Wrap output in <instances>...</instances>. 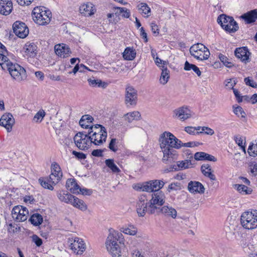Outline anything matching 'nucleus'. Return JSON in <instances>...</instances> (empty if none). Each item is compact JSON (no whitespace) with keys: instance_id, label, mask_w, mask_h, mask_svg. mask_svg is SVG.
I'll return each mask as SVG.
<instances>
[{"instance_id":"obj_1","label":"nucleus","mask_w":257,"mask_h":257,"mask_svg":"<svg viewBox=\"0 0 257 257\" xmlns=\"http://www.w3.org/2000/svg\"><path fill=\"white\" fill-rule=\"evenodd\" d=\"M165 182L163 180H154L139 185L137 190L148 192H154L150 200V212L151 213L159 214L161 206L165 201L164 193L160 190L164 186Z\"/></svg>"},{"instance_id":"obj_2","label":"nucleus","mask_w":257,"mask_h":257,"mask_svg":"<svg viewBox=\"0 0 257 257\" xmlns=\"http://www.w3.org/2000/svg\"><path fill=\"white\" fill-rule=\"evenodd\" d=\"M124 237L122 234L113 229L109 230L106 238L105 246L107 250L112 257H120L121 254L119 244H123Z\"/></svg>"},{"instance_id":"obj_3","label":"nucleus","mask_w":257,"mask_h":257,"mask_svg":"<svg viewBox=\"0 0 257 257\" xmlns=\"http://www.w3.org/2000/svg\"><path fill=\"white\" fill-rule=\"evenodd\" d=\"M92 143L95 145H100L106 141L107 132L104 127L100 124L91 126L88 131Z\"/></svg>"},{"instance_id":"obj_4","label":"nucleus","mask_w":257,"mask_h":257,"mask_svg":"<svg viewBox=\"0 0 257 257\" xmlns=\"http://www.w3.org/2000/svg\"><path fill=\"white\" fill-rule=\"evenodd\" d=\"M159 142L162 149L168 148L178 149L181 148V141L173 134L168 132H165L160 135Z\"/></svg>"},{"instance_id":"obj_5","label":"nucleus","mask_w":257,"mask_h":257,"mask_svg":"<svg viewBox=\"0 0 257 257\" xmlns=\"http://www.w3.org/2000/svg\"><path fill=\"white\" fill-rule=\"evenodd\" d=\"M32 16L36 23L39 25H45L50 23L51 13L45 7H36L33 10Z\"/></svg>"},{"instance_id":"obj_6","label":"nucleus","mask_w":257,"mask_h":257,"mask_svg":"<svg viewBox=\"0 0 257 257\" xmlns=\"http://www.w3.org/2000/svg\"><path fill=\"white\" fill-rule=\"evenodd\" d=\"M242 227L247 229H253L257 227V210L246 211L240 216Z\"/></svg>"},{"instance_id":"obj_7","label":"nucleus","mask_w":257,"mask_h":257,"mask_svg":"<svg viewBox=\"0 0 257 257\" xmlns=\"http://www.w3.org/2000/svg\"><path fill=\"white\" fill-rule=\"evenodd\" d=\"M217 21L221 27L229 33H234L238 29L237 23L231 17L225 15H220Z\"/></svg>"},{"instance_id":"obj_8","label":"nucleus","mask_w":257,"mask_h":257,"mask_svg":"<svg viewBox=\"0 0 257 257\" xmlns=\"http://www.w3.org/2000/svg\"><path fill=\"white\" fill-rule=\"evenodd\" d=\"M190 53L194 58L201 61L208 59L210 54L208 49L201 43L192 46L190 48Z\"/></svg>"},{"instance_id":"obj_9","label":"nucleus","mask_w":257,"mask_h":257,"mask_svg":"<svg viewBox=\"0 0 257 257\" xmlns=\"http://www.w3.org/2000/svg\"><path fill=\"white\" fill-rule=\"evenodd\" d=\"M7 69L12 77L18 82H21L27 78L26 71L25 69L16 63H10Z\"/></svg>"},{"instance_id":"obj_10","label":"nucleus","mask_w":257,"mask_h":257,"mask_svg":"<svg viewBox=\"0 0 257 257\" xmlns=\"http://www.w3.org/2000/svg\"><path fill=\"white\" fill-rule=\"evenodd\" d=\"M73 140L77 147L81 150H87L92 144L88 133L79 132L75 135Z\"/></svg>"},{"instance_id":"obj_11","label":"nucleus","mask_w":257,"mask_h":257,"mask_svg":"<svg viewBox=\"0 0 257 257\" xmlns=\"http://www.w3.org/2000/svg\"><path fill=\"white\" fill-rule=\"evenodd\" d=\"M68 242L70 249L77 254H82L86 249V244L81 238L70 237Z\"/></svg>"},{"instance_id":"obj_12","label":"nucleus","mask_w":257,"mask_h":257,"mask_svg":"<svg viewBox=\"0 0 257 257\" xmlns=\"http://www.w3.org/2000/svg\"><path fill=\"white\" fill-rule=\"evenodd\" d=\"M29 212L26 207L18 205L15 206L12 211L13 218L18 222H23L28 218Z\"/></svg>"},{"instance_id":"obj_13","label":"nucleus","mask_w":257,"mask_h":257,"mask_svg":"<svg viewBox=\"0 0 257 257\" xmlns=\"http://www.w3.org/2000/svg\"><path fill=\"white\" fill-rule=\"evenodd\" d=\"M150 203L145 195H141L137 202L136 209L140 216H144L146 213L152 214L150 210Z\"/></svg>"},{"instance_id":"obj_14","label":"nucleus","mask_w":257,"mask_h":257,"mask_svg":"<svg viewBox=\"0 0 257 257\" xmlns=\"http://www.w3.org/2000/svg\"><path fill=\"white\" fill-rule=\"evenodd\" d=\"M138 99L137 91L132 86L125 88V103L127 105H136Z\"/></svg>"},{"instance_id":"obj_15","label":"nucleus","mask_w":257,"mask_h":257,"mask_svg":"<svg viewBox=\"0 0 257 257\" xmlns=\"http://www.w3.org/2000/svg\"><path fill=\"white\" fill-rule=\"evenodd\" d=\"M192 116L191 111L186 106H182L173 111V117L184 121Z\"/></svg>"},{"instance_id":"obj_16","label":"nucleus","mask_w":257,"mask_h":257,"mask_svg":"<svg viewBox=\"0 0 257 257\" xmlns=\"http://www.w3.org/2000/svg\"><path fill=\"white\" fill-rule=\"evenodd\" d=\"M14 32L19 37L24 38L29 34V29L24 23L17 21L13 25Z\"/></svg>"},{"instance_id":"obj_17","label":"nucleus","mask_w":257,"mask_h":257,"mask_svg":"<svg viewBox=\"0 0 257 257\" xmlns=\"http://www.w3.org/2000/svg\"><path fill=\"white\" fill-rule=\"evenodd\" d=\"M15 122V119L10 113H5L0 119V125L5 127L8 132L12 131Z\"/></svg>"},{"instance_id":"obj_18","label":"nucleus","mask_w":257,"mask_h":257,"mask_svg":"<svg viewBox=\"0 0 257 257\" xmlns=\"http://www.w3.org/2000/svg\"><path fill=\"white\" fill-rule=\"evenodd\" d=\"M24 55L25 57L34 58L38 53V47L34 43L27 42L23 47Z\"/></svg>"},{"instance_id":"obj_19","label":"nucleus","mask_w":257,"mask_h":257,"mask_svg":"<svg viewBox=\"0 0 257 257\" xmlns=\"http://www.w3.org/2000/svg\"><path fill=\"white\" fill-rule=\"evenodd\" d=\"M162 151L163 153L162 160L164 163L168 164L177 159L178 155L173 149H162Z\"/></svg>"},{"instance_id":"obj_20","label":"nucleus","mask_w":257,"mask_h":257,"mask_svg":"<svg viewBox=\"0 0 257 257\" xmlns=\"http://www.w3.org/2000/svg\"><path fill=\"white\" fill-rule=\"evenodd\" d=\"M187 188L188 191L192 194H202L205 192L204 186L198 181H190L188 184Z\"/></svg>"},{"instance_id":"obj_21","label":"nucleus","mask_w":257,"mask_h":257,"mask_svg":"<svg viewBox=\"0 0 257 257\" xmlns=\"http://www.w3.org/2000/svg\"><path fill=\"white\" fill-rule=\"evenodd\" d=\"M54 49L56 55L63 58L68 57L71 53L70 48L64 44L56 45Z\"/></svg>"},{"instance_id":"obj_22","label":"nucleus","mask_w":257,"mask_h":257,"mask_svg":"<svg viewBox=\"0 0 257 257\" xmlns=\"http://www.w3.org/2000/svg\"><path fill=\"white\" fill-rule=\"evenodd\" d=\"M13 10L11 0H0V14L5 16L9 15Z\"/></svg>"},{"instance_id":"obj_23","label":"nucleus","mask_w":257,"mask_h":257,"mask_svg":"<svg viewBox=\"0 0 257 257\" xmlns=\"http://www.w3.org/2000/svg\"><path fill=\"white\" fill-rule=\"evenodd\" d=\"M234 54L235 56L240 59L241 61L245 63L248 62L250 53L246 47L236 48L234 51Z\"/></svg>"},{"instance_id":"obj_24","label":"nucleus","mask_w":257,"mask_h":257,"mask_svg":"<svg viewBox=\"0 0 257 257\" xmlns=\"http://www.w3.org/2000/svg\"><path fill=\"white\" fill-rule=\"evenodd\" d=\"M240 18L247 24L254 22L257 20V10L254 9L242 15Z\"/></svg>"},{"instance_id":"obj_25","label":"nucleus","mask_w":257,"mask_h":257,"mask_svg":"<svg viewBox=\"0 0 257 257\" xmlns=\"http://www.w3.org/2000/svg\"><path fill=\"white\" fill-rule=\"evenodd\" d=\"M94 6L91 3H86L82 5L79 8L80 12L84 16H90L94 14L95 9Z\"/></svg>"},{"instance_id":"obj_26","label":"nucleus","mask_w":257,"mask_h":257,"mask_svg":"<svg viewBox=\"0 0 257 257\" xmlns=\"http://www.w3.org/2000/svg\"><path fill=\"white\" fill-rule=\"evenodd\" d=\"M160 213H162L166 216H171L173 218H175L177 216V211L171 206H164L162 207L160 209Z\"/></svg>"},{"instance_id":"obj_27","label":"nucleus","mask_w":257,"mask_h":257,"mask_svg":"<svg viewBox=\"0 0 257 257\" xmlns=\"http://www.w3.org/2000/svg\"><path fill=\"white\" fill-rule=\"evenodd\" d=\"M201 171L203 175L208 177L210 180L214 181L216 180L215 176L212 174L211 168L208 164H203L201 167Z\"/></svg>"},{"instance_id":"obj_28","label":"nucleus","mask_w":257,"mask_h":257,"mask_svg":"<svg viewBox=\"0 0 257 257\" xmlns=\"http://www.w3.org/2000/svg\"><path fill=\"white\" fill-rule=\"evenodd\" d=\"M93 118L89 115H84L82 116L79 121V124L83 128L90 129L91 126L90 123L92 122Z\"/></svg>"},{"instance_id":"obj_29","label":"nucleus","mask_w":257,"mask_h":257,"mask_svg":"<svg viewBox=\"0 0 257 257\" xmlns=\"http://www.w3.org/2000/svg\"><path fill=\"white\" fill-rule=\"evenodd\" d=\"M192 164L189 160H185L182 161H178L176 163V165L173 166V168L175 170H183L191 168Z\"/></svg>"},{"instance_id":"obj_30","label":"nucleus","mask_w":257,"mask_h":257,"mask_svg":"<svg viewBox=\"0 0 257 257\" xmlns=\"http://www.w3.org/2000/svg\"><path fill=\"white\" fill-rule=\"evenodd\" d=\"M136 56L135 50L131 47L126 48L122 53L123 58L126 60H133L135 58Z\"/></svg>"},{"instance_id":"obj_31","label":"nucleus","mask_w":257,"mask_h":257,"mask_svg":"<svg viewBox=\"0 0 257 257\" xmlns=\"http://www.w3.org/2000/svg\"><path fill=\"white\" fill-rule=\"evenodd\" d=\"M57 196L59 199L62 201L66 203H70L71 204L72 199L74 198V196L67 193H65L63 191H60L57 194Z\"/></svg>"},{"instance_id":"obj_32","label":"nucleus","mask_w":257,"mask_h":257,"mask_svg":"<svg viewBox=\"0 0 257 257\" xmlns=\"http://www.w3.org/2000/svg\"><path fill=\"white\" fill-rule=\"evenodd\" d=\"M71 204L74 207L79 209L81 211H85L87 208L86 204L83 200H80L75 196L72 199V201Z\"/></svg>"},{"instance_id":"obj_33","label":"nucleus","mask_w":257,"mask_h":257,"mask_svg":"<svg viewBox=\"0 0 257 257\" xmlns=\"http://www.w3.org/2000/svg\"><path fill=\"white\" fill-rule=\"evenodd\" d=\"M234 188L236 189L239 193L243 195L250 194L252 191V190L250 188L242 184H235Z\"/></svg>"},{"instance_id":"obj_34","label":"nucleus","mask_w":257,"mask_h":257,"mask_svg":"<svg viewBox=\"0 0 257 257\" xmlns=\"http://www.w3.org/2000/svg\"><path fill=\"white\" fill-rule=\"evenodd\" d=\"M140 117L141 114L138 111L129 112L124 115V119L128 122H132L134 120L139 119Z\"/></svg>"},{"instance_id":"obj_35","label":"nucleus","mask_w":257,"mask_h":257,"mask_svg":"<svg viewBox=\"0 0 257 257\" xmlns=\"http://www.w3.org/2000/svg\"><path fill=\"white\" fill-rule=\"evenodd\" d=\"M106 166L110 169L111 172L115 174H118L120 172V170L115 164L113 159H106L105 161Z\"/></svg>"},{"instance_id":"obj_36","label":"nucleus","mask_w":257,"mask_h":257,"mask_svg":"<svg viewBox=\"0 0 257 257\" xmlns=\"http://www.w3.org/2000/svg\"><path fill=\"white\" fill-rule=\"evenodd\" d=\"M30 221L34 225L38 226L43 222V217L40 214L34 213L31 216Z\"/></svg>"},{"instance_id":"obj_37","label":"nucleus","mask_w":257,"mask_h":257,"mask_svg":"<svg viewBox=\"0 0 257 257\" xmlns=\"http://www.w3.org/2000/svg\"><path fill=\"white\" fill-rule=\"evenodd\" d=\"M51 174H54L55 176H56L57 177L62 178V172L61 170L60 167L59 165L55 163L54 162L51 165Z\"/></svg>"},{"instance_id":"obj_38","label":"nucleus","mask_w":257,"mask_h":257,"mask_svg":"<svg viewBox=\"0 0 257 257\" xmlns=\"http://www.w3.org/2000/svg\"><path fill=\"white\" fill-rule=\"evenodd\" d=\"M120 232L130 235H135L137 233V228L133 225H129L128 227H121L120 229Z\"/></svg>"},{"instance_id":"obj_39","label":"nucleus","mask_w":257,"mask_h":257,"mask_svg":"<svg viewBox=\"0 0 257 257\" xmlns=\"http://www.w3.org/2000/svg\"><path fill=\"white\" fill-rule=\"evenodd\" d=\"M137 7L140 13L147 15V17L150 15L151 9L147 4L144 3H141L138 5Z\"/></svg>"},{"instance_id":"obj_40","label":"nucleus","mask_w":257,"mask_h":257,"mask_svg":"<svg viewBox=\"0 0 257 257\" xmlns=\"http://www.w3.org/2000/svg\"><path fill=\"white\" fill-rule=\"evenodd\" d=\"M169 71L166 68L162 69L161 75L160 79V83L162 84H165L168 81L169 78Z\"/></svg>"},{"instance_id":"obj_41","label":"nucleus","mask_w":257,"mask_h":257,"mask_svg":"<svg viewBox=\"0 0 257 257\" xmlns=\"http://www.w3.org/2000/svg\"><path fill=\"white\" fill-rule=\"evenodd\" d=\"M39 182L43 187L51 190H53L54 188L53 185L50 184L51 182L48 178H40L39 179Z\"/></svg>"},{"instance_id":"obj_42","label":"nucleus","mask_w":257,"mask_h":257,"mask_svg":"<svg viewBox=\"0 0 257 257\" xmlns=\"http://www.w3.org/2000/svg\"><path fill=\"white\" fill-rule=\"evenodd\" d=\"M218 58L220 61L227 67L231 68L233 65L232 63L229 61L228 58H227L224 55L220 53L218 55Z\"/></svg>"},{"instance_id":"obj_43","label":"nucleus","mask_w":257,"mask_h":257,"mask_svg":"<svg viewBox=\"0 0 257 257\" xmlns=\"http://www.w3.org/2000/svg\"><path fill=\"white\" fill-rule=\"evenodd\" d=\"M247 152L250 156L256 157L257 156V143L250 144Z\"/></svg>"},{"instance_id":"obj_44","label":"nucleus","mask_w":257,"mask_h":257,"mask_svg":"<svg viewBox=\"0 0 257 257\" xmlns=\"http://www.w3.org/2000/svg\"><path fill=\"white\" fill-rule=\"evenodd\" d=\"M88 82L90 85L95 87H102L103 88H105L106 87V83L103 82L102 85V82L101 80L92 79L91 78L88 79Z\"/></svg>"},{"instance_id":"obj_45","label":"nucleus","mask_w":257,"mask_h":257,"mask_svg":"<svg viewBox=\"0 0 257 257\" xmlns=\"http://www.w3.org/2000/svg\"><path fill=\"white\" fill-rule=\"evenodd\" d=\"M46 113L43 109L40 110L35 115L33 120L36 122H40L43 120V118L45 116Z\"/></svg>"},{"instance_id":"obj_46","label":"nucleus","mask_w":257,"mask_h":257,"mask_svg":"<svg viewBox=\"0 0 257 257\" xmlns=\"http://www.w3.org/2000/svg\"><path fill=\"white\" fill-rule=\"evenodd\" d=\"M233 112L235 114L237 115L238 117H241L242 118H245L246 116V113L244 111L242 108L239 106H237L235 107L233 106Z\"/></svg>"},{"instance_id":"obj_47","label":"nucleus","mask_w":257,"mask_h":257,"mask_svg":"<svg viewBox=\"0 0 257 257\" xmlns=\"http://www.w3.org/2000/svg\"><path fill=\"white\" fill-rule=\"evenodd\" d=\"M116 139L113 138L111 140L109 144L108 148L113 152H116L118 150V148L116 146Z\"/></svg>"},{"instance_id":"obj_48","label":"nucleus","mask_w":257,"mask_h":257,"mask_svg":"<svg viewBox=\"0 0 257 257\" xmlns=\"http://www.w3.org/2000/svg\"><path fill=\"white\" fill-rule=\"evenodd\" d=\"M235 84L236 81L234 79H228L225 81V85L227 88L233 89Z\"/></svg>"},{"instance_id":"obj_49","label":"nucleus","mask_w":257,"mask_h":257,"mask_svg":"<svg viewBox=\"0 0 257 257\" xmlns=\"http://www.w3.org/2000/svg\"><path fill=\"white\" fill-rule=\"evenodd\" d=\"M234 141L235 143L245 152L244 143L243 142V140L240 136H236L234 137Z\"/></svg>"},{"instance_id":"obj_50","label":"nucleus","mask_w":257,"mask_h":257,"mask_svg":"<svg viewBox=\"0 0 257 257\" xmlns=\"http://www.w3.org/2000/svg\"><path fill=\"white\" fill-rule=\"evenodd\" d=\"M200 145V143L197 142H190L186 143H183L181 141V148L182 147H187V148H192L194 147H196Z\"/></svg>"},{"instance_id":"obj_51","label":"nucleus","mask_w":257,"mask_h":257,"mask_svg":"<svg viewBox=\"0 0 257 257\" xmlns=\"http://www.w3.org/2000/svg\"><path fill=\"white\" fill-rule=\"evenodd\" d=\"M150 26L154 36H157L159 34V29L158 25L155 23L152 22L151 23Z\"/></svg>"},{"instance_id":"obj_52","label":"nucleus","mask_w":257,"mask_h":257,"mask_svg":"<svg viewBox=\"0 0 257 257\" xmlns=\"http://www.w3.org/2000/svg\"><path fill=\"white\" fill-rule=\"evenodd\" d=\"M205 131H206L205 133L207 135L212 136L214 134V132L212 128L206 126H203L202 127V131L200 132H196V134H199V133H202Z\"/></svg>"},{"instance_id":"obj_53","label":"nucleus","mask_w":257,"mask_h":257,"mask_svg":"<svg viewBox=\"0 0 257 257\" xmlns=\"http://www.w3.org/2000/svg\"><path fill=\"white\" fill-rule=\"evenodd\" d=\"M48 179L52 185H55L60 180L61 178L57 177L55 175L51 174Z\"/></svg>"},{"instance_id":"obj_54","label":"nucleus","mask_w":257,"mask_h":257,"mask_svg":"<svg viewBox=\"0 0 257 257\" xmlns=\"http://www.w3.org/2000/svg\"><path fill=\"white\" fill-rule=\"evenodd\" d=\"M81 188L76 182L74 185L70 188V191L73 194H80Z\"/></svg>"},{"instance_id":"obj_55","label":"nucleus","mask_w":257,"mask_h":257,"mask_svg":"<svg viewBox=\"0 0 257 257\" xmlns=\"http://www.w3.org/2000/svg\"><path fill=\"white\" fill-rule=\"evenodd\" d=\"M244 82L247 85L250 86L253 88L257 87V84L252 79H250L249 77L244 78Z\"/></svg>"},{"instance_id":"obj_56","label":"nucleus","mask_w":257,"mask_h":257,"mask_svg":"<svg viewBox=\"0 0 257 257\" xmlns=\"http://www.w3.org/2000/svg\"><path fill=\"white\" fill-rule=\"evenodd\" d=\"M72 154L79 160H84L86 158V155L81 152H78L75 151H72Z\"/></svg>"},{"instance_id":"obj_57","label":"nucleus","mask_w":257,"mask_h":257,"mask_svg":"<svg viewBox=\"0 0 257 257\" xmlns=\"http://www.w3.org/2000/svg\"><path fill=\"white\" fill-rule=\"evenodd\" d=\"M33 241L35 242L37 246L42 245L43 242L41 238L39 237L37 235H33L32 236Z\"/></svg>"},{"instance_id":"obj_58","label":"nucleus","mask_w":257,"mask_h":257,"mask_svg":"<svg viewBox=\"0 0 257 257\" xmlns=\"http://www.w3.org/2000/svg\"><path fill=\"white\" fill-rule=\"evenodd\" d=\"M103 152V150H102L101 149L94 150L92 152L91 155L94 157H102Z\"/></svg>"},{"instance_id":"obj_59","label":"nucleus","mask_w":257,"mask_h":257,"mask_svg":"<svg viewBox=\"0 0 257 257\" xmlns=\"http://www.w3.org/2000/svg\"><path fill=\"white\" fill-rule=\"evenodd\" d=\"M204 152H197L194 155V158L196 160H204Z\"/></svg>"},{"instance_id":"obj_60","label":"nucleus","mask_w":257,"mask_h":257,"mask_svg":"<svg viewBox=\"0 0 257 257\" xmlns=\"http://www.w3.org/2000/svg\"><path fill=\"white\" fill-rule=\"evenodd\" d=\"M185 131L190 135H195L196 127L187 126L185 127Z\"/></svg>"},{"instance_id":"obj_61","label":"nucleus","mask_w":257,"mask_h":257,"mask_svg":"<svg viewBox=\"0 0 257 257\" xmlns=\"http://www.w3.org/2000/svg\"><path fill=\"white\" fill-rule=\"evenodd\" d=\"M132 257H144L143 254L141 253L140 251L138 249H134L131 252Z\"/></svg>"},{"instance_id":"obj_62","label":"nucleus","mask_w":257,"mask_h":257,"mask_svg":"<svg viewBox=\"0 0 257 257\" xmlns=\"http://www.w3.org/2000/svg\"><path fill=\"white\" fill-rule=\"evenodd\" d=\"M19 5L21 6L29 5H30L33 0H17Z\"/></svg>"},{"instance_id":"obj_63","label":"nucleus","mask_w":257,"mask_h":257,"mask_svg":"<svg viewBox=\"0 0 257 257\" xmlns=\"http://www.w3.org/2000/svg\"><path fill=\"white\" fill-rule=\"evenodd\" d=\"M250 172L255 175L257 173V164L256 163H252L250 165Z\"/></svg>"},{"instance_id":"obj_64","label":"nucleus","mask_w":257,"mask_h":257,"mask_svg":"<svg viewBox=\"0 0 257 257\" xmlns=\"http://www.w3.org/2000/svg\"><path fill=\"white\" fill-rule=\"evenodd\" d=\"M75 183L76 181L74 179H68L67 181L66 186L67 188V189L70 190V188L72 187L73 186H74Z\"/></svg>"}]
</instances>
